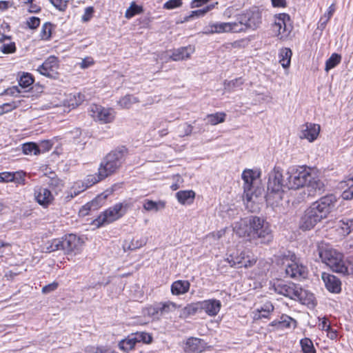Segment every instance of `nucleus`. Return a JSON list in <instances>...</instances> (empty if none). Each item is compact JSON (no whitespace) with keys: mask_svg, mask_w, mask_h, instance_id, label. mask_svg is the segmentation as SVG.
Here are the masks:
<instances>
[{"mask_svg":"<svg viewBox=\"0 0 353 353\" xmlns=\"http://www.w3.org/2000/svg\"><path fill=\"white\" fill-rule=\"evenodd\" d=\"M233 230L240 237L248 238L250 241L259 240L263 244H268L273 239L270 224L264 219L256 216L236 222Z\"/></svg>","mask_w":353,"mask_h":353,"instance_id":"f257e3e1","label":"nucleus"},{"mask_svg":"<svg viewBox=\"0 0 353 353\" xmlns=\"http://www.w3.org/2000/svg\"><path fill=\"white\" fill-rule=\"evenodd\" d=\"M336 201V197L334 194H328L314 202L302 216L300 228L303 230L313 228L317 223L327 218L334 208Z\"/></svg>","mask_w":353,"mask_h":353,"instance_id":"f03ea898","label":"nucleus"},{"mask_svg":"<svg viewBox=\"0 0 353 353\" xmlns=\"http://www.w3.org/2000/svg\"><path fill=\"white\" fill-rule=\"evenodd\" d=\"M286 188L299 189L307 186L314 191L323 190L324 183L314 173L312 168L307 166H292L288 168L286 174Z\"/></svg>","mask_w":353,"mask_h":353,"instance_id":"7ed1b4c3","label":"nucleus"},{"mask_svg":"<svg viewBox=\"0 0 353 353\" xmlns=\"http://www.w3.org/2000/svg\"><path fill=\"white\" fill-rule=\"evenodd\" d=\"M317 250L321 261L333 272L343 274H350L341 252L323 242L318 244Z\"/></svg>","mask_w":353,"mask_h":353,"instance_id":"20e7f679","label":"nucleus"},{"mask_svg":"<svg viewBox=\"0 0 353 353\" xmlns=\"http://www.w3.org/2000/svg\"><path fill=\"white\" fill-rule=\"evenodd\" d=\"M259 176L256 171L251 169L245 170L241 178L243 181V201L246 208L251 212H255L259 208L261 190L255 189L253 183Z\"/></svg>","mask_w":353,"mask_h":353,"instance_id":"39448f33","label":"nucleus"},{"mask_svg":"<svg viewBox=\"0 0 353 353\" xmlns=\"http://www.w3.org/2000/svg\"><path fill=\"white\" fill-rule=\"evenodd\" d=\"M286 179L279 168H274L270 173L268 182V193L265 196L268 203L277 205L283 199L284 189L286 188Z\"/></svg>","mask_w":353,"mask_h":353,"instance_id":"423d86ee","label":"nucleus"},{"mask_svg":"<svg viewBox=\"0 0 353 353\" xmlns=\"http://www.w3.org/2000/svg\"><path fill=\"white\" fill-rule=\"evenodd\" d=\"M125 150L117 149L108 153L99 165V174L108 177L118 170L125 159Z\"/></svg>","mask_w":353,"mask_h":353,"instance_id":"0eeeda50","label":"nucleus"},{"mask_svg":"<svg viewBox=\"0 0 353 353\" xmlns=\"http://www.w3.org/2000/svg\"><path fill=\"white\" fill-rule=\"evenodd\" d=\"M236 19L241 32H245L248 30H255L262 23V14L258 8H252L238 14Z\"/></svg>","mask_w":353,"mask_h":353,"instance_id":"6e6552de","label":"nucleus"},{"mask_svg":"<svg viewBox=\"0 0 353 353\" xmlns=\"http://www.w3.org/2000/svg\"><path fill=\"white\" fill-rule=\"evenodd\" d=\"M126 207L127 205L123 203L114 204L101 212L93 221V224L97 228H100L117 221L126 213Z\"/></svg>","mask_w":353,"mask_h":353,"instance_id":"1a4fd4ad","label":"nucleus"},{"mask_svg":"<svg viewBox=\"0 0 353 353\" xmlns=\"http://www.w3.org/2000/svg\"><path fill=\"white\" fill-rule=\"evenodd\" d=\"M283 263L285 267V274L291 278L305 277L307 274V267L299 262L294 253L288 252L283 257Z\"/></svg>","mask_w":353,"mask_h":353,"instance_id":"9d476101","label":"nucleus"},{"mask_svg":"<svg viewBox=\"0 0 353 353\" xmlns=\"http://www.w3.org/2000/svg\"><path fill=\"white\" fill-rule=\"evenodd\" d=\"M276 293L285 296L294 300H299L301 302L305 301L307 292L299 285L293 283L279 281L274 285Z\"/></svg>","mask_w":353,"mask_h":353,"instance_id":"9b49d317","label":"nucleus"},{"mask_svg":"<svg viewBox=\"0 0 353 353\" xmlns=\"http://www.w3.org/2000/svg\"><path fill=\"white\" fill-rule=\"evenodd\" d=\"M289 23L290 16L288 14H276L272 25V30L274 36L280 40L287 39L292 31V27Z\"/></svg>","mask_w":353,"mask_h":353,"instance_id":"f8f14e48","label":"nucleus"},{"mask_svg":"<svg viewBox=\"0 0 353 353\" xmlns=\"http://www.w3.org/2000/svg\"><path fill=\"white\" fill-rule=\"evenodd\" d=\"M227 261L231 267L250 268L256 262V258L248 250H237L227 258Z\"/></svg>","mask_w":353,"mask_h":353,"instance_id":"ddd939ff","label":"nucleus"},{"mask_svg":"<svg viewBox=\"0 0 353 353\" xmlns=\"http://www.w3.org/2000/svg\"><path fill=\"white\" fill-rule=\"evenodd\" d=\"M152 341V336L147 332H135L129 334L125 339L119 343L121 350L128 352L132 350L137 344L143 343L149 344Z\"/></svg>","mask_w":353,"mask_h":353,"instance_id":"4468645a","label":"nucleus"},{"mask_svg":"<svg viewBox=\"0 0 353 353\" xmlns=\"http://www.w3.org/2000/svg\"><path fill=\"white\" fill-rule=\"evenodd\" d=\"M89 114L94 120L101 123H111L115 118V112L114 110L105 108L97 104H92L90 106Z\"/></svg>","mask_w":353,"mask_h":353,"instance_id":"2eb2a0df","label":"nucleus"},{"mask_svg":"<svg viewBox=\"0 0 353 353\" xmlns=\"http://www.w3.org/2000/svg\"><path fill=\"white\" fill-rule=\"evenodd\" d=\"M59 65L58 58L52 55L48 57L45 61L38 67L37 70L43 76L54 79L58 74L57 70Z\"/></svg>","mask_w":353,"mask_h":353,"instance_id":"dca6fc26","label":"nucleus"},{"mask_svg":"<svg viewBox=\"0 0 353 353\" xmlns=\"http://www.w3.org/2000/svg\"><path fill=\"white\" fill-rule=\"evenodd\" d=\"M62 249L66 254L79 253L81 249L83 241L77 235L70 234L61 238Z\"/></svg>","mask_w":353,"mask_h":353,"instance_id":"f3484780","label":"nucleus"},{"mask_svg":"<svg viewBox=\"0 0 353 353\" xmlns=\"http://www.w3.org/2000/svg\"><path fill=\"white\" fill-rule=\"evenodd\" d=\"M320 125L316 123H306L301 126L299 138L307 139L309 142L314 141L320 132Z\"/></svg>","mask_w":353,"mask_h":353,"instance_id":"a211bd4d","label":"nucleus"},{"mask_svg":"<svg viewBox=\"0 0 353 353\" xmlns=\"http://www.w3.org/2000/svg\"><path fill=\"white\" fill-rule=\"evenodd\" d=\"M34 195L37 202L43 208L48 207L54 201V196L46 188L37 186L34 189Z\"/></svg>","mask_w":353,"mask_h":353,"instance_id":"6ab92c4d","label":"nucleus"},{"mask_svg":"<svg viewBox=\"0 0 353 353\" xmlns=\"http://www.w3.org/2000/svg\"><path fill=\"white\" fill-rule=\"evenodd\" d=\"M201 312H204L209 316H215L221 307V302L215 299H210L200 301Z\"/></svg>","mask_w":353,"mask_h":353,"instance_id":"aec40b11","label":"nucleus"},{"mask_svg":"<svg viewBox=\"0 0 353 353\" xmlns=\"http://www.w3.org/2000/svg\"><path fill=\"white\" fill-rule=\"evenodd\" d=\"M206 343L202 339L190 337L184 344V351L186 353H201L205 350Z\"/></svg>","mask_w":353,"mask_h":353,"instance_id":"412c9836","label":"nucleus"},{"mask_svg":"<svg viewBox=\"0 0 353 353\" xmlns=\"http://www.w3.org/2000/svg\"><path fill=\"white\" fill-rule=\"evenodd\" d=\"M321 278L324 282L326 289L332 293H339L341 290V281L334 275L323 272Z\"/></svg>","mask_w":353,"mask_h":353,"instance_id":"4be33fe9","label":"nucleus"},{"mask_svg":"<svg viewBox=\"0 0 353 353\" xmlns=\"http://www.w3.org/2000/svg\"><path fill=\"white\" fill-rule=\"evenodd\" d=\"M214 24L216 34L241 32L239 26L241 25L238 23L237 19L231 22H216Z\"/></svg>","mask_w":353,"mask_h":353,"instance_id":"5701e85b","label":"nucleus"},{"mask_svg":"<svg viewBox=\"0 0 353 353\" xmlns=\"http://www.w3.org/2000/svg\"><path fill=\"white\" fill-rule=\"evenodd\" d=\"M194 47L190 45L185 47H181L172 51V54L170 55V59L174 61L188 59L190 57L191 54L194 52Z\"/></svg>","mask_w":353,"mask_h":353,"instance_id":"b1692460","label":"nucleus"},{"mask_svg":"<svg viewBox=\"0 0 353 353\" xmlns=\"http://www.w3.org/2000/svg\"><path fill=\"white\" fill-rule=\"evenodd\" d=\"M273 310V305L270 302H266L253 312L254 319L259 320L263 318L268 319Z\"/></svg>","mask_w":353,"mask_h":353,"instance_id":"393cba45","label":"nucleus"},{"mask_svg":"<svg viewBox=\"0 0 353 353\" xmlns=\"http://www.w3.org/2000/svg\"><path fill=\"white\" fill-rule=\"evenodd\" d=\"M336 228L341 236H345L353 230V219H343L337 222Z\"/></svg>","mask_w":353,"mask_h":353,"instance_id":"a878e982","label":"nucleus"},{"mask_svg":"<svg viewBox=\"0 0 353 353\" xmlns=\"http://www.w3.org/2000/svg\"><path fill=\"white\" fill-rule=\"evenodd\" d=\"M190 283L186 280H178L172 283L171 292L174 295L184 294L188 292Z\"/></svg>","mask_w":353,"mask_h":353,"instance_id":"bb28decb","label":"nucleus"},{"mask_svg":"<svg viewBox=\"0 0 353 353\" xmlns=\"http://www.w3.org/2000/svg\"><path fill=\"white\" fill-rule=\"evenodd\" d=\"M104 179H105V177H102L100 175L99 168L98 173L88 175L84 181H79L77 185H81V190H85Z\"/></svg>","mask_w":353,"mask_h":353,"instance_id":"cd10ccee","label":"nucleus"},{"mask_svg":"<svg viewBox=\"0 0 353 353\" xmlns=\"http://www.w3.org/2000/svg\"><path fill=\"white\" fill-rule=\"evenodd\" d=\"M201 312L200 301L192 303L184 307L180 313V317L186 319L190 316L194 315L196 313Z\"/></svg>","mask_w":353,"mask_h":353,"instance_id":"c85d7f7f","label":"nucleus"},{"mask_svg":"<svg viewBox=\"0 0 353 353\" xmlns=\"http://www.w3.org/2000/svg\"><path fill=\"white\" fill-rule=\"evenodd\" d=\"M194 197L195 192L193 190H181L176 193L177 201L182 205L192 203Z\"/></svg>","mask_w":353,"mask_h":353,"instance_id":"c756f323","label":"nucleus"},{"mask_svg":"<svg viewBox=\"0 0 353 353\" xmlns=\"http://www.w3.org/2000/svg\"><path fill=\"white\" fill-rule=\"evenodd\" d=\"M165 201L159 200L154 201L152 200L146 199L144 201L143 208L148 212H158L165 208Z\"/></svg>","mask_w":353,"mask_h":353,"instance_id":"7c9ffc66","label":"nucleus"},{"mask_svg":"<svg viewBox=\"0 0 353 353\" xmlns=\"http://www.w3.org/2000/svg\"><path fill=\"white\" fill-rule=\"evenodd\" d=\"M335 10V4L332 3L327 8V12L320 18L318 22V29L323 31L325 28L327 23L332 17Z\"/></svg>","mask_w":353,"mask_h":353,"instance_id":"2f4dec72","label":"nucleus"},{"mask_svg":"<svg viewBox=\"0 0 353 353\" xmlns=\"http://www.w3.org/2000/svg\"><path fill=\"white\" fill-rule=\"evenodd\" d=\"M292 55V52L290 48H284L280 50L279 54V63L281 64L283 68H289L290 65Z\"/></svg>","mask_w":353,"mask_h":353,"instance_id":"473e14b6","label":"nucleus"},{"mask_svg":"<svg viewBox=\"0 0 353 353\" xmlns=\"http://www.w3.org/2000/svg\"><path fill=\"white\" fill-rule=\"evenodd\" d=\"M139 100L137 97L132 95V94H126L125 96L121 97L118 101V105L123 109H129L134 104L139 103Z\"/></svg>","mask_w":353,"mask_h":353,"instance_id":"72a5a7b5","label":"nucleus"},{"mask_svg":"<svg viewBox=\"0 0 353 353\" xmlns=\"http://www.w3.org/2000/svg\"><path fill=\"white\" fill-rule=\"evenodd\" d=\"M244 83V80L241 78H236L234 79L223 82L224 90L227 92H232L240 88Z\"/></svg>","mask_w":353,"mask_h":353,"instance_id":"f704fd0d","label":"nucleus"},{"mask_svg":"<svg viewBox=\"0 0 353 353\" xmlns=\"http://www.w3.org/2000/svg\"><path fill=\"white\" fill-rule=\"evenodd\" d=\"M46 252H52L58 250H63L61 239H54L46 242L43 248Z\"/></svg>","mask_w":353,"mask_h":353,"instance_id":"c9c22d12","label":"nucleus"},{"mask_svg":"<svg viewBox=\"0 0 353 353\" xmlns=\"http://www.w3.org/2000/svg\"><path fill=\"white\" fill-rule=\"evenodd\" d=\"M226 117V114L224 112H216L214 114H210L206 116L205 119L207 120L208 123L215 125L219 123H223L225 121Z\"/></svg>","mask_w":353,"mask_h":353,"instance_id":"e433bc0d","label":"nucleus"},{"mask_svg":"<svg viewBox=\"0 0 353 353\" xmlns=\"http://www.w3.org/2000/svg\"><path fill=\"white\" fill-rule=\"evenodd\" d=\"M108 194L103 192L99 195H98L94 199H93L91 203H87L83 208L88 209V210H95L97 209L99 205H101L103 204L104 201L107 198Z\"/></svg>","mask_w":353,"mask_h":353,"instance_id":"4c0bfd02","label":"nucleus"},{"mask_svg":"<svg viewBox=\"0 0 353 353\" xmlns=\"http://www.w3.org/2000/svg\"><path fill=\"white\" fill-rule=\"evenodd\" d=\"M160 307V315L169 314L176 310L177 305L172 301H165L159 303Z\"/></svg>","mask_w":353,"mask_h":353,"instance_id":"58836bf2","label":"nucleus"},{"mask_svg":"<svg viewBox=\"0 0 353 353\" xmlns=\"http://www.w3.org/2000/svg\"><path fill=\"white\" fill-rule=\"evenodd\" d=\"M23 152L27 155L39 154L41 153V149L34 143H26L22 146Z\"/></svg>","mask_w":353,"mask_h":353,"instance_id":"ea45409f","label":"nucleus"},{"mask_svg":"<svg viewBox=\"0 0 353 353\" xmlns=\"http://www.w3.org/2000/svg\"><path fill=\"white\" fill-rule=\"evenodd\" d=\"M300 345L303 353H316L313 342L309 338H304L300 341Z\"/></svg>","mask_w":353,"mask_h":353,"instance_id":"a19ab883","label":"nucleus"},{"mask_svg":"<svg viewBox=\"0 0 353 353\" xmlns=\"http://www.w3.org/2000/svg\"><path fill=\"white\" fill-rule=\"evenodd\" d=\"M341 55L336 53H333L325 62V71L328 72L330 70L336 67L341 62Z\"/></svg>","mask_w":353,"mask_h":353,"instance_id":"79ce46f5","label":"nucleus"},{"mask_svg":"<svg viewBox=\"0 0 353 353\" xmlns=\"http://www.w3.org/2000/svg\"><path fill=\"white\" fill-rule=\"evenodd\" d=\"M279 319V329L289 328L292 326L296 327V321L288 315L283 314Z\"/></svg>","mask_w":353,"mask_h":353,"instance_id":"37998d69","label":"nucleus"},{"mask_svg":"<svg viewBox=\"0 0 353 353\" xmlns=\"http://www.w3.org/2000/svg\"><path fill=\"white\" fill-rule=\"evenodd\" d=\"M33 83L34 79L29 73H23L19 80V85L22 88H28L31 86Z\"/></svg>","mask_w":353,"mask_h":353,"instance_id":"c03bdc74","label":"nucleus"},{"mask_svg":"<svg viewBox=\"0 0 353 353\" xmlns=\"http://www.w3.org/2000/svg\"><path fill=\"white\" fill-rule=\"evenodd\" d=\"M143 9L141 6L137 5L134 2H132L130 6L127 9L125 13V17L127 19H130L136 14L142 12Z\"/></svg>","mask_w":353,"mask_h":353,"instance_id":"a18cd8bd","label":"nucleus"},{"mask_svg":"<svg viewBox=\"0 0 353 353\" xmlns=\"http://www.w3.org/2000/svg\"><path fill=\"white\" fill-rule=\"evenodd\" d=\"M52 24L50 22L45 23L41 28L40 37L43 40H48L51 37Z\"/></svg>","mask_w":353,"mask_h":353,"instance_id":"49530a36","label":"nucleus"},{"mask_svg":"<svg viewBox=\"0 0 353 353\" xmlns=\"http://www.w3.org/2000/svg\"><path fill=\"white\" fill-rule=\"evenodd\" d=\"M78 181L74 183V185L71 188L70 191L68 192V194L65 197L67 201L71 200L74 196L79 195L81 192L84 190H81V185H77Z\"/></svg>","mask_w":353,"mask_h":353,"instance_id":"de8ad7c7","label":"nucleus"},{"mask_svg":"<svg viewBox=\"0 0 353 353\" xmlns=\"http://www.w3.org/2000/svg\"><path fill=\"white\" fill-rule=\"evenodd\" d=\"M160 307L159 305H157L154 306H150L146 308V314L152 317L153 319H159L161 316L160 315Z\"/></svg>","mask_w":353,"mask_h":353,"instance_id":"09e8293b","label":"nucleus"},{"mask_svg":"<svg viewBox=\"0 0 353 353\" xmlns=\"http://www.w3.org/2000/svg\"><path fill=\"white\" fill-rule=\"evenodd\" d=\"M347 183L348 188L343 192L342 197L345 200L353 199V179H350Z\"/></svg>","mask_w":353,"mask_h":353,"instance_id":"8fccbe9b","label":"nucleus"},{"mask_svg":"<svg viewBox=\"0 0 353 353\" xmlns=\"http://www.w3.org/2000/svg\"><path fill=\"white\" fill-rule=\"evenodd\" d=\"M17 107L16 102L11 101L0 105V115L12 111Z\"/></svg>","mask_w":353,"mask_h":353,"instance_id":"3c124183","label":"nucleus"},{"mask_svg":"<svg viewBox=\"0 0 353 353\" xmlns=\"http://www.w3.org/2000/svg\"><path fill=\"white\" fill-rule=\"evenodd\" d=\"M214 6H215L214 4H210V5H208L207 6H205V8H203L202 9H199V10L192 11L191 12H192V16H193V17H203L208 12H209L211 10H212L214 8Z\"/></svg>","mask_w":353,"mask_h":353,"instance_id":"603ef678","label":"nucleus"},{"mask_svg":"<svg viewBox=\"0 0 353 353\" xmlns=\"http://www.w3.org/2000/svg\"><path fill=\"white\" fill-rule=\"evenodd\" d=\"M12 176L14 179L12 182H14L17 184L21 185L25 184V172L23 171L12 172Z\"/></svg>","mask_w":353,"mask_h":353,"instance_id":"864d4df0","label":"nucleus"},{"mask_svg":"<svg viewBox=\"0 0 353 353\" xmlns=\"http://www.w3.org/2000/svg\"><path fill=\"white\" fill-rule=\"evenodd\" d=\"M74 101L70 99L69 105L72 108L79 105L84 101V95L81 93L74 94L73 95Z\"/></svg>","mask_w":353,"mask_h":353,"instance_id":"5fc2aeb1","label":"nucleus"},{"mask_svg":"<svg viewBox=\"0 0 353 353\" xmlns=\"http://www.w3.org/2000/svg\"><path fill=\"white\" fill-rule=\"evenodd\" d=\"M0 50L3 54L13 53L16 51L15 43L14 42H10V43H3L1 46Z\"/></svg>","mask_w":353,"mask_h":353,"instance_id":"6e6d98bb","label":"nucleus"},{"mask_svg":"<svg viewBox=\"0 0 353 353\" xmlns=\"http://www.w3.org/2000/svg\"><path fill=\"white\" fill-rule=\"evenodd\" d=\"M26 24L30 29H36L40 25V19L36 17H31L27 19Z\"/></svg>","mask_w":353,"mask_h":353,"instance_id":"4d7b16f0","label":"nucleus"},{"mask_svg":"<svg viewBox=\"0 0 353 353\" xmlns=\"http://www.w3.org/2000/svg\"><path fill=\"white\" fill-rule=\"evenodd\" d=\"M181 5V0H169L164 3L163 8L167 10H172L180 7Z\"/></svg>","mask_w":353,"mask_h":353,"instance_id":"13d9d810","label":"nucleus"},{"mask_svg":"<svg viewBox=\"0 0 353 353\" xmlns=\"http://www.w3.org/2000/svg\"><path fill=\"white\" fill-rule=\"evenodd\" d=\"M50 3L59 10L64 11L67 8V1L64 0H49Z\"/></svg>","mask_w":353,"mask_h":353,"instance_id":"bf43d9fd","label":"nucleus"},{"mask_svg":"<svg viewBox=\"0 0 353 353\" xmlns=\"http://www.w3.org/2000/svg\"><path fill=\"white\" fill-rule=\"evenodd\" d=\"M94 13V8L92 6L87 7L85 10L84 13L82 15L81 20L83 22H87L90 20V19L92 17Z\"/></svg>","mask_w":353,"mask_h":353,"instance_id":"052dcab7","label":"nucleus"},{"mask_svg":"<svg viewBox=\"0 0 353 353\" xmlns=\"http://www.w3.org/2000/svg\"><path fill=\"white\" fill-rule=\"evenodd\" d=\"M58 286L59 283L56 281H54L48 285L43 286L41 291L43 294H49L56 290Z\"/></svg>","mask_w":353,"mask_h":353,"instance_id":"680f3d73","label":"nucleus"},{"mask_svg":"<svg viewBox=\"0 0 353 353\" xmlns=\"http://www.w3.org/2000/svg\"><path fill=\"white\" fill-rule=\"evenodd\" d=\"M13 179L12 172H3L0 173V182L1 183L12 182Z\"/></svg>","mask_w":353,"mask_h":353,"instance_id":"e2e57ef3","label":"nucleus"},{"mask_svg":"<svg viewBox=\"0 0 353 353\" xmlns=\"http://www.w3.org/2000/svg\"><path fill=\"white\" fill-rule=\"evenodd\" d=\"M216 28L214 23H211L208 26H205L203 29V34H216L215 32Z\"/></svg>","mask_w":353,"mask_h":353,"instance_id":"0e129e2a","label":"nucleus"},{"mask_svg":"<svg viewBox=\"0 0 353 353\" xmlns=\"http://www.w3.org/2000/svg\"><path fill=\"white\" fill-rule=\"evenodd\" d=\"M180 128L183 129L182 136H188L191 134L193 129V127L188 123H184L181 125Z\"/></svg>","mask_w":353,"mask_h":353,"instance_id":"69168bd1","label":"nucleus"},{"mask_svg":"<svg viewBox=\"0 0 353 353\" xmlns=\"http://www.w3.org/2000/svg\"><path fill=\"white\" fill-rule=\"evenodd\" d=\"M93 59L92 58L88 57L82 60V61L80 63V66L81 68L85 69L93 65Z\"/></svg>","mask_w":353,"mask_h":353,"instance_id":"338daca9","label":"nucleus"},{"mask_svg":"<svg viewBox=\"0 0 353 353\" xmlns=\"http://www.w3.org/2000/svg\"><path fill=\"white\" fill-rule=\"evenodd\" d=\"M51 147H52V145L49 141H42L40 145L39 146V148L41 149V152H44L46 151L50 150Z\"/></svg>","mask_w":353,"mask_h":353,"instance_id":"774afa93","label":"nucleus"}]
</instances>
